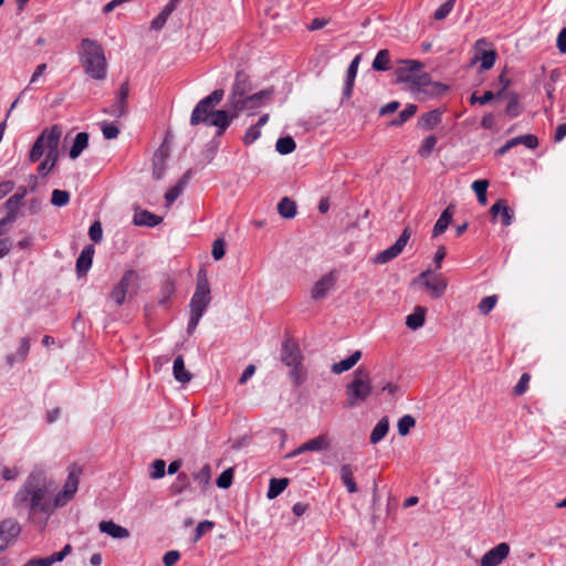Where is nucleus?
<instances>
[{
    "label": "nucleus",
    "instance_id": "nucleus-1",
    "mask_svg": "<svg viewBox=\"0 0 566 566\" xmlns=\"http://www.w3.org/2000/svg\"><path fill=\"white\" fill-rule=\"evenodd\" d=\"M48 493L46 475L44 471L35 469L14 494L12 505L19 512L28 510L30 514H50L53 511V503Z\"/></svg>",
    "mask_w": 566,
    "mask_h": 566
},
{
    "label": "nucleus",
    "instance_id": "nucleus-2",
    "mask_svg": "<svg viewBox=\"0 0 566 566\" xmlns=\"http://www.w3.org/2000/svg\"><path fill=\"white\" fill-rule=\"evenodd\" d=\"M80 62L85 73L94 80H104L107 75V61L101 43L85 38L78 48Z\"/></svg>",
    "mask_w": 566,
    "mask_h": 566
},
{
    "label": "nucleus",
    "instance_id": "nucleus-3",
    "mask_svg": "<svg viewBox=\"0 0 566 566\" xmlns=\"http://www.w3.org/2000/svg\"><path fill=\"white\" fill-rule=\"evenodd\" d=\"M210 302L211 291L207 279V274L205 271L200 270L197 277L196 290L189 304L190 317L187 326L188 334H192L196 331Z\"/></svg>",
    "mask_w": 566,
    "mask_h": 566
},
{
    "label": "nucleus",
    "instance_id": "nucleus-4",
    "mask_svg": "<svg viewBox=\"0 0 566 566\" xmlns=\"http://www.w3.org/2000/svg\"><path fill=\"white\" fill-rule=\"evenodd\" d=\"M373 394V386L369 373L364 367H358L353 375L352 381L345 387V407L353 408L364 403Z\"/></svg>",
    "mask_w": 566,
    "mask_h": 566
},
{
    "label": "nucleus",
    "instance_id": "nucleus-5",
    "mask_svg": "<svg viewBox=\"0 0 566 566\" xmlns=\"http://www.w3.org/2000/svg\"><path fill=\"white\" fill-rule=\"evenodd\" d=\"M224 97V91L222 88L214 90L211 94L203 97L197 103L192 109L190 116V125L197 126L205 124L210 126V122L214 116L216 111L213 109Z\"/></svg>",
    "mask_w": 566,
    "mask_h": 566
},
{
    "label": "nucleus",
    "instance_id": "nucleus-6",
    "mask_svg": "<svg viewBox=\"0 0 566 566\" xmlns=\"http://www.w3.org/2000/svg\"><path fill=\"white\" fill-rule=\"evenodd\" d=\"M82 473L83 470L81 465L76 463H72L67 467V478L62 489L53 497V507H63L74 499L78 490Z\"/></svg>",
    "mask_w": 566,
    "mask_h": 566
},
{
    "label": "nucleus",
    "instance_id": "nucleus-7",
    "mask_svg": "<svg viewBox=\"0 0 566 566\" xmlns=\"http://www.w3.org/2000/svg\"><path fill=\"white\" fill-rule=\"evenodd\" d=\"M62 136V129L57 125H53L51 128H45L35 139L30 153L29 160L31 163L38 161L44 153L49 151V143L51 139L55 142V150H59L60 139Z\"/></svg>",
    "mask_w": 566,
    "mask_h": 566
},
{
    "label": "nucleus",
    "instance_id": "nucleus-8",
    "mask_svg": "<svg viewBox=\"0 0 566 566\" xmlns=\"http://www.w3.org/2000/svg\"><path fill=\"white\" fill-rule=\"evenodd\" d=\"M398 78L401 82H411L417 88L426 94L441 95L448 87L439 82H432L428 73L418 72L415 75L398 72Z\"/></svg>",
    "mask_w": 566,
    "mask_h": 566
},
{
    "label": "nucleus",
    "instance_id": "nucleus-9",
    "mask_svg": "<svg viewBox=\"0 0 566 566\" xmlns=\"http://www.w3.org/2000/svg\"><path fill=\"white\" fill-rule=\"evenodd\" d=\"M252 90L253 86L249 75L244 71H238L228 96L227 106L229 108L241 106V99L250 95Z\"/></svg>",
    "mask_w": 566,
    "mask_h": 566
},
{
    "label": "nucleus",
    "instance_id": "nucleus-10",
    "mask_svg": "<svg viewBox=\"0 0 566 566\" xmlns=\"http://www.w3.org/2000/svg\"><path fill=\"white\" fill-rule=\"evenodd\" d=\"M274 91L272 88L262 90L258 93L250 94L247 97L241 99V106L231 107L230 109L237 115V117L242 112H248L249 115H254L255 112L262 107L266 101L271 99Z\"/></svg>",
    "mask_w": 566,
    "mask_h": 566
},
{
    "label": "nucleus",
    "instance_id": "nucleus-11",
    "mask_svg": "<svg viewBox=\"0 0 566 566\" xmlns=\"http://www.w3.org/2000/svg\"><path fill=\"white\" fill-rule=\"evenodd\" d=\"M129 84L125 81L120 84L114 102L103 109L106 115L114 118H122L128 114Z\"/></svg>",
    "mask_w": 566,
    "mask_h": 566
},
{
    "label": "nucleus",
    "instance_id": "nucleus-12",
    "mask_svg": "<svg viewBox=\"0 0 566 566\" xmlns=\"http://www.w3.org/2000/svg\"><path fill=\"white\" fill-rule=\"evenodd\" d=\"M411 237V230L409 227H406L400 234V237L397 239V241L389 248L385 249L380 253H378L374 262L377 264H385L395 258H397L402 250L405 249L406 244L408 243L409 239Z\"/></svg>",
    "mask_w": 566,
    "mask_h": 566
},
{
    "label": "nucleus",
    "instance_id": "nucleus-13",
    "mask_svg": "<svg viewBox=\"0 0 566 566\" xmlns=\"http://www.w3.org/2000/svg\"><path fill=\"white\" fill-rule=\"evenodd\" d=\"M417 280L422 282L423 286L433 298H439L446 292L447 281L442 275H431L430 270L421 272Z\"/></svg>",
    "mask_w": 566,
    "mask_h": 566
},
{
    "label": "nucleus",
    "instance_id": "nucleus-14",
    "mask_svg": "<svg viewBox=\"0 0 566 566\" xmlns=\"http://www.w3.org/2000/svg\"><path fill=\"white\" fill-rule=\"evenodd\" d=\"M510 545L500 543L495 547L488 551L481 558V566H499L509 555Z\"/></svg>",
    "mask_w": 566,
    "mask_h": 566
},
{
    "label": "nucleus",
    "instance_id": "nucleus-15",
    "mask_svg": "<svg viewBox=\"0 0 566 566\" xmlns=\"http://www.w3.org/2000/svg\"><path fill=\"white\" fill-rule=\"evenodd\" d=\"M136 276L135 272L133 270H127L119 282L114 286V289L111 292V298L117 304L122 305L125 302L126 294L128 292V289L130 287V284L133 282V279Z\"/></svg>",
    "mask_w": 566,
    "mask_h": 566
},
{
    "label": "nucleus",
    "instance_id": "nucleus-16",
    "mask_svg": "<svg viewBox=\"0 0 566 566\" xmlns=\"http://www.w3.org/2000/svg\"><path fill=\"white\" fill-rule=\"evenodd\" d=\"M336 277L333 272L323 275L312 287L311 296L315 301L323 300L335 286Z\"/></svg>",
    "mask_w": 566,
    "mask_h": 566
},
{
    "label": "nucleus",
    "instance_id": "nucleus-17",
    "mask_svg": "<svg viewBox=\"0 0 566 566\" xmlns=\"http://www.w3.org/2000/svg\"><path fill=\"white\" fill-rule=\"evenodd\" d=\"M21 528L18 522L13 520H4L0 523V552L4 551L9 543L15 538Z\"/></svg>",
    "mask_w": 566,
    "mask_h": 566
},
{
    "label": "nucleus",
    "instance_id": "nucleus-18",
    "mask_svg": "<svg viewBox=\"0 0 566 566\" xmlns=\"http://www.w3.org/2000/svg\"><path fill=\"white\" fill-rule=\"evenodd\" d=\"M234 118H237V115L229 107L227 109H217L210 122V126L217 127L216 136H222Z\"/></svg>",
    "mask_w": 566,
    "mask_h": 566
},
{
    "label": "nucleus",
    "instance_id": "nucleus-19",
    "mask_svg": "<svg viewBox=\"0 0 566 566\" xmlns=\"http://www.w3.org/2000/svg\"><path fill=\"white\" fill-rule=\"evenodd\" d=\"M281 358L286 366L300 365L302 357L298 345L291 339H286L282 344Z\"/></svg>",
    "mask_w": 566,
    "mask_h": 566
},
{
    "label": "nucleus",
    "instance_id": "nucleus-20",
    "mask_svg": "<svg viewBox=\"0 0 566 566\" xmlns=\"http://www.w3.org/2000/svg\"><path fill=\"white\" fill-rule=\"evenodd\" d=\"M490 213L493 218L500 216L504 227L511 226L514 219V211L507 206V202L504 199H499L493 203L490 208Z\"/></svg>",
    "mask_w": 566,
    "mask_h": 566
},
{
    "label": "nucleus",
    "instance_id": "nucleus-21",
    "mask_svg": "<svg viewBox=\"0 0 566 566\" xmlns=\"http://www.w3.org/2000/svg\"><path fill=\"white\" fill-rule=\"evenodd\" d=\"M359 60H360V57L358 55L355 56L347 69L346 80H345L344 87H343L342 103H344V101H346V99H349L353 94L354 83H355V78L357 75Z\"/></svg>",
    "mask_w": 566,
    "mask_h": 566
},
{
    "label": "nucleus",
    "instance_id": "nucleus-22",
    "mask_svg": "<svg viewBox=\"0 0 566 566\" xmlns=\"http://www.w3.org/2000/svg\"><path fill=\"white\" fill-rule=\"evenodd\" d=\"M94 252L95 250L93 245H86L82 250L80 256L76 260V273L78 277L87 274L92 266Z\"/></svg>",
    "mask_w": 566,
    "mask_h": 566
},
{
    "label": "nucleus",
    "instance_id": "nucleus-23",
    "mask_svg": "<svg viewBox=\"0 0 566 566\" xmlns=\"http://www.w3.org/2000/svg\"><path fill=\"white\" fill-rule=\"evenodd\" d=\"M49 144V151L45 154L44 160L38 167V171L42 176H46L52 171L59 160V150H55V142L53 143L51 139Z\"/></svg>",
    "mask_w": 566,
    "mask_h": 566
},
{
    "label": "nucleus",
    "instance_id": "nucleus-24",
    "mask_svg": "<svg viewBox=\"0 0 566 566\" xmlns=\"http://www.w3.org/2000/svg\"><path fill=\"white\" fill-rule=\"evenodd\" d=\"M442 120V112L440 109H432L422 114L418 119V127L420 129L430 130L436 128Z\"/></svg>",
    "mask_w": 566,
    "mask_h": 566
},
{
    "label": "nucleus",
    "instance_id": "nucleus-25",
    "mask_svg": "<svg viewBox=\"0 0 566 566\" xmlns=\"http://www.w3.org/2000/svg\"><path fill=\"white\" fill-rule=\"evenodd\" d=\"M98 528L102 533H105L113 538L123 539L129 536V531L126 527L117 525L113 521H102L98 524Z\"/></svg>",
    "mask_w": 566,
    "mask_h": 566
},
{
    "label": "nucleus",
    "instance_id": "nucleus-26",
    "mask_svg": "<svg viewBox=\"0 0 566 566\" xmlns=\"http://www.w3.org/2000/svg\"><path fill=\"white\" fill-rule=\"evenodd\" d=\"M453 213L454 207L452 205L443 210L436 224L433 226L432 238H437L446 232L452 221Z\"/></svg>",
    "mask_w": 566,
    "mask_h": 566
},
{
    "label": "nucleus",
    "instance_id": "nucleus-27",
    "mask_svg": "<svg viewBox=\"0 0 566 566\" xmlns=\"http://www.w3.org/2000/svg\"><path fill=\"white\" fill-rule=\"evenodd\" d=\"M361 358V352L355 350L349 357L343 359L338 363H335L331 367V371L335 375H339L344 371L352 369Z\"/></svg>",
    "mask_w": 566,
    "mask_h": 566
},
{
    "label": "nucleus",
    "instance_id": "nucleus-28",
    "mask_svg": "<svg viewBox=\"0 0 566 566\" xmlns=\"http://www.w3.org/2000/svg\"><path fill=\"white\" fill-rule=\"evenodd\" d=\"M331 447L329 438L327 434H319L305 443L301 444V451H323L328 450Z\"/></svg>",
    "mask_w": 566,
    "mask_h": 566
},
{
    "label": "nucleus",
    "instance_id": "nucleus-29",
    "mask_svg": "<svg viewBox=\"0 0 566 566\" xmlns=\"http://www.w3.org/2000/svg\"><path fill=\"white\" fill-rule=\"evenodd\" d=\"M167 157L168 154L163 149H158L154 155L153 177L157 180L161 179L165 175Z\"/></svg>",
    "mask_w": 566,
    "mask_h": 566
},
{
    "label": "nucleus",
    "instance_id": "nucleus-30",
    "mask_svg": "<svg viewBox=\"0 0 566 566\" xmlns=\"http://www.w3.org/2000/svg\"><path fill=\"white\" fill-rule=\"evenodd\" d=\"M172 374L178 382L187 384L191 380V374L186 369L181 355L177 356L174 360Z\"/></svg>",
    "mask_w": 566,
    "mask_h": 566
},
{
    "label": "nucleus",
    "instance_id": "nucleus-31",
    "mask_svg": "<svg viewBox=\"0 0 566 566\" xmlns=\"http://www.w3.org/2000/svg\"><path fill=\"white\" fill-rule=\"evenodd\" d=\"M161 222V218L147 210L135 212L134 223L136 226L155 227Z\"/></svg>",
    "mask_w": 566,
    "mask_h": 566
},
{
    "label": "nucleus",
    "instance_id": "nucleus-32",
    "mask_svg": "<svg viewBox=\"0 0 566 566\" xmlns=\"http://www.w3.org/2000/svg\"><path fill=\"white\" fill-rule=\"evenodd\" d=\"M90 136L85 132H81L75 136L74 143L70 149L69 156L71 159H76L82 151L88 146Z\"/></svg>",
    "mask_w": 566,
    "mask_h": 566
},
{
    "label": "nucleus",
    "instance_id": "nucleus-33",
    "mask_svg": "<svg viewBox=\"0 0 566 566\" xmlns=\"http://www.w3.org/2000/svg\"><path fill=\"white\" fill-rule=\"evenodd\" d=\"M340 479L349 493L357 492V485L354 481V468L350 464H343L339 469Z\"/></svg>",
    "mask_w": 566,
    "mask_h": 566
},
{
    "label": "nucleus",
    "instance_id": "nucleus-34",
    "mask_svg": "<svg viewBox=\"0 0 566 566\" xmlns=\"http://www.w3.org/2000/svg\"><path fill=\"white\" fill-rule=\"evenodd\" d=\"M426 308L422 306H417L415 312L407 316L406 325L412 331H416L423 326L426 319Z\"/></svg>",
    "mask_w": 566,
    "mask_h": 566
},
{
    "label": "nucleus",
    "instance_id": "nucleus-35",
    "mask_svg": "<svg viewBox=\"0 0 566 566\" xmlns=\"http://www.w3.org/2000/svg\"><path fill=\"white\" fill-rule=\"evenodd\" d=\"M389 430V420L387 417H382L370 433V443L376 444L381 441Z\"/></svg>",
    "mask_w": 566,
    "mask_h": 566
},
{
    "label": "nucleus",
    "instance_id": "nucleus-36",
    "mask_svg": "<svg viewBox=\"0 0 566 566\" xmlns=\"http://www.w3.org/2000/svg\"><path fill=\"white\" fill-rule=\"evenodd\" d=\"M506 97L509 98V102L505 108V114L511 118L517 117L523 111L518 95L515 92H509Z\"/></svg>",
    "mask_w": 566,
    "mask_h": 566
},
{
    "label": "nucleus",
    "instance_id": "nucleus-37",
    "mask_svg": "<svg viewBox=\"0 0 566 566\" xmlns=\"http://www.w3.org/2000/svg\"><path fill=\"white\" fill-rule=\"evenodd\" d=\"M277 211L281 217L285 219H292L296 214V203L294 200L284 197L280 200L277 205Z\"/></svg>",
    "mask_w": 566,
    "mask_h": 566
},
{
    "label": "nucleus",
    "instance_id": "nucleus-38",
    "mask_svg": "<svg viewBox=\"0 0 566 566\" xmlns=\"http://www.w3.org/2000/svg\"><path fill=\"white\" fill-rule=\"evenodd\" d=\"M289 485V479L282 478V479H271L270 485L268 489L266 496L268 499L272 500L277 497Z\"/></svg>",
    "mask_w": 566,
    "mask_h": 566
},
{
    "label": "nucleus",
    "instance_id": "nucleus-39",
    "mask_svg": "<svg viewBox=\"0 0 566 566\" xmlns=\"http://www.w3.org/2000/svg\"><path fill=\"white\" fill-rule=\"evenodd\" d=\"M417 113L416 104H408L396 118L391 119L389 125L399 127L408 122Z\"/></svg>",
    "mask_w": 566,
    "mask_h": 566
},
{
    "label": "nucleus",
    "instance_id": "nucleus-40",
    "mask_svg": "<svg viewBox=\"0 0 566 566\" xmlns=\"http://www.w3.org/2000/svg\"><path fill=\"white\" fill-rule=\"evenodd\" d=\"M28 193V189L25 186H20L14 195H12L7 201H6V208L8 210H19L21 201L24 199V197Z\"/></svg>",
    "mask_w": 566,
    "mask_h": 566
},
{
    "label": "nucleus",
    "instance_id": "nucleus-41",
    "mask_svg": "<svg viewBox=\"0 0 566 566\" xmlns=\"http://www.w3.org/2000/svg\"><path fill=\"white\" fill-rule=\"evenodd\" d=\"M296 148V144L291 136L280 137L275 144V149L281 155H289Z\"/></svg>",
    "mask_w": 566,
    "mask_h": 566
},
{
    "label": "nucleus",
    "instance_id": "nucleus-42",
    "mask_svg": "<svg viewBox=\"0 0 566 566\" xmlns=\"http://www.w3.org/2000/svg\"><path fill=\"white\" fill-rule=\"evenodd\" d=\"M390 56L388 50H380L373 62V69L376 71H387L390 67Z\"/></svg>",
    "mask_w": 566,
    "mask_h": 566
},
{
    "label": "nucleus",
    "instance_id": "nucleus-43",
    "mask_svg": "<svg viewBox=\"0 0 566 566\" xmlns=\"http://www.w3.org/2000/svg\"><path fill=\"white\" fill-rule=\"evenodd\" d=\"M437 143H438V138L434 135L427 136L422 140V143L418 149L419 156L422 158H428L431 155V153L433 151Z\"/></svg>",
    "mask_w": 566,
    "mask_h": 566
},
{
    "label": "nucleus",
    "instance_id": "nucleus-44",
    "mask_svg": "<svg viewBox=\"0 0 566 566\" xmlns=\"http://www.w3.org/2000/svg\"><path fill=\"white\" fill-rule=\"evenodd\" d=\"M471 187L476 195L478 201L481 205H485L488 201L486 190L489 187V181L486 179H479V180L473 181Z\"/></svg>",
    "mask_w": 566,
    "mask_h": 566
},
{
    "label": "nucleus",
    "instance_id": "nucleus-45",
    "mask_svg": "<svg viewBox=\"0 0 566 566\" xmlns=\"http://www.w3.org/2000/svg\"><path fill=\"white\" fill-rule=\"evenodd\" d=\"M190 485L188 475L186 473H180L176 478L175 482L170 485V492L172 494H180Z\"/></svg>",
    "mask_w": 566,
    "mask_h": 566
},
{
    "label": "nucleus",
    "instance_id": "nucleus-46",
    "mask_svg": "<svg viewBox=\"0 0 566 566\" xmlns=\"http://www.w3.org/2000/svg\"><path fill=\"white\" fill-rule=\"evenodd\" d=\"M185 187H186V181L178 180V182L166 192L165 199H166L167 206H170L175 200H177V198L184 191Z\"/></svg>",
    "mask_w": 566,
    "mask_h": 566
},
{
    "label": "nucleus",
    "instance_id": "nucleus-47",
    "mask_svg": "<svg viewBox=\"0 0 566 566\" xmlns=\"http://www.w3.org/2000/svg\"><path fill=\"white\" fill-rule=\"evenodd\" d=\"M51 202L55 207H64L70 202V193L66 190L54 189Z\"/></svg>",
    "mask_w": 566,
    "mask_h": 566
},
{
    "label": "nucleus",
    "instance_id": "nucleus-48",
    "mask_svg": "<svg viewBox=\"0 0 566 566\" xmlns=\"http://www.w3.org/2000/svg\"><path fill=\"white\" fill-rule=\"evenodd\" d=\"M457 0H447L443 4H441L433 13V18L437 21L444 20L450 12L453 10Z\"/></svg>",
    "mask_w": 566,
    "mask_h": 566
},
{
    "label": "nucleus",
    "instance_id": "nucleus-49",
    "mask_svg": "<svg viewBox=\"0 0 566 566\" xmlns=\"http://www.w3.org/2000/svg\"><path fill=\"white\" fill-rule=\"evenodd\" d=\"M416 424V420L410 415L402 416L398 421V432L400 436H407L411 428Z\"/></svg>",
    "mask_w": 566,
    "mask_h": 566
},
{
    "label": "nucleus",
    "instance_id": "nucleus-50",
    "mask_svg": "<svg viewBox=\"0 0 566 566\" xmlns=\"http://www.w3.org/2000/svg\"><path fill=\"white\" fill-rule=\"evenodd\" d=\"M497 54L494 50L484 51L481 55V65L480 69L482 71H488L492 69L495 64Z\"/></svg>",
    "mask_w": 566,
    "mask_h": 566
},
{
    "label": "nucleus",
    "instance_id": "nucleus-51",
    "mask_svg": "<svg viewBox=\"0 0 566 566\" xmlns=\"http://www.w3.org/2000/svg\"><path fill=\"white\" fill-rule=\"evenodd\" d=\"M211 478V468L209 464H205L195 475L193 479L199 485L206 488Z\"/></svg>",
    "mask_w": 566,
    "mask_h": 566
},
{
    "label": "nucleus",
    "instance_id": "nucleus-52",
    "mask_svg": "<svg viewBox=\"0 0 566 566\" xmlns=\"http://www.w3.org/2000/svg\"><path fill=\"white\" fill-rule=\"evenodd\" d=\"M175 292V285L174 282L170 280H166L165 283L161 286L160 294L161 296L158 300V304L164 306L169 301L170 296Z\"/></svg>",
    "mask_w": 566,
    "mask_h": 566
},
{
    "label": "nucleus",
    "instance_id": "nucleus-53",
    "mask_svg": "<svg viewBox=\"0 0 566 566\" xmlns=\"http://www.w3.org/2000/svg\"><path fill=\"white\" fill-rule=\"evenodd\" d=\"M496 303H497L496 295L485 296L479 303L478 308L481 314L488 315L495 307Z\"/></svg>",
    "mask_w": 566,
    "mask_h": 566
},
{
    "label": "nucleus",
    "instance_id": "nucleus-54",
    "mask_svg": "<svg viewBox=\"0 0 566 566\" xmlns=\"http://www.w3.org/2000/svg\"><path fill=\"white\" fill-rule=\"evenodd\" d=\"M234 470L229 468L224 470L217 479V486L220 489H228L231 486L233 481Z\"/></svg>",
    "mask_w": 566,
    "mask_h": 566
},
{
    "label": "nucleus",
    "instance_id": "nucleus-55",
    "mask_svg": "<svg viewBox=\"0 0 566 566\" xmlns=\"http://www.w3.org/2000/svg\"><path fill=\"white\" fill-rule=\"evenodd\" d=\"M166 462L161 459L155 460L150 464L149 476L154 480L160 479L165 475Z\"/></svg>",
    "mask_w": 566,
    "mask_h": 566
},
{
    "label": "nucleus",
    "instance_id": "nucleus-56",
    "mask_svg": "<svg viewBox=\"0 0 566 566\" xmlns=\"http://www.w3.org/2000/svg\"><path fill=\"white\" fill-rule=\"evenodd\" d=\"M101 127L106 139H115L119 135V128L113 123L102 122Z\"/></svg>",
    "mask_w": 566,
    "mask_h": 566
},
{
    "label": "nucleus",
    "instance_id": "nucleus-57",
    "mask_svg": "<svg viewBox=\"0 0 566 566\" xmlns=\"http://www.w3.org/2000/svg\"><path fill=\"white\" fill-rule=\"evenodd\" d=\"M170 14L171 13L169 11H166V9L164 8L160 11V13L157 17H155L154 20L151 21L150 29L155 31L161 30Z\"/></svg>",
    "mask_w": 566,
    "mask_h": 566
},
{
    "label": "nucleus",
    "instance_id": "nucleus-58",
    "mask_svg": "<svg viewBox=\"0 0 566 566\" xmlns=\"http://www.w3.org/2000/svg\"><path fill=\"white\" fill-rule=\"evenodd\" d=\"M212 256L214 260H221L226 254V242L223 239L218 238L212 244Z\"/></svg>",
    "mask_w": 566,
    "mask_h": 566
},
{
    "label": "nucleus",
    "instance_id": "nucleus-59",
    "mask_svg": "<svg viewBox=\"0 0 566 566\" xmlns=\"http://www.w3.org/2000/svg\"><path fill=\"white\" fill-rule=\"evenodd\" d=\"M88 235H90V239L95 242V243H98L102 241V238H103V229H102V224L99 221H94L92 223V226L90 227L88 229Z\"/></svg>",
    "mask_w": 566,
    "mask_h": 566
},
{
    "label": "nucleus",
    "instance_id": "nucleus-60",
    "mask_svg": "<svg viewBox=\"0 0 566 566\" xmlns=\"http://www.w3.org/2000/svg\"><path fill=\"white\" fill-rule=\"evenodd\" d=\"M261 136V129L256 127L255 125L250 126L243 137V143L245 145L253 144L256 139H259Z\"/></svg>",
    "mask_w": 566,
    "mask_h": 566
},
{
    "label": "nucleus",
    "instance_id": "nucleus-61",
    "mask_svg": "<svg viewBox=\"0 0 566 566\" xmlns=\"http://www.w3.org/2000/svg\"><path fill=\"white\" fill-rule=\"evenodd\" d=\"M518 145L522 144L530 149H534L538 145V138L535 135L526 134L522 136H517Z\"/></svg>",
    "mask_w": 566,
    "mask_h": 566
},
{
    "label": "nucleus",
    "instance_id": "nucleus-62",
    "mask_svg": "<svg viewBox=\"0 0 566 566\" xmlns=\"http://www.w3.org/2000/svg\"><path fill=\"white\" fill-rule=\"evenodd\" d=\"M530 379H531V377L528 374H526V373L522 374L518 382L514 387V394L516 396H522L527 390Z\"/></svg>",
    "mask_w": 566,
    "mask_h": 566
},
{
    "label": "nucleus",
    "instance_id": "nucleus-63",
    "mask_svg": "<svg viewBox=\"0 0 566 566\" xmlns=\"http://www.w3.org/2000/svg\"><path fill=\"white\" fill-rule=\"evenodd\" d=\"M30 350V340L27 337L21 338L19 348L14 355L19 360H24Z\"/></svg>",
    "mask_w": 566,
    "mask_h": 566
},
{
    "label": "nucleus",
    "instance_id": "nucleus-64",
    "mask_svg": "<svg viewBox=\"0 0 566 566\" xmlns=\"http://www.w3.org/2000/svg\"><path fill=\"white\" fill-rule=\"evenodd\" d=\"M213 526H214V523L211 521L205 520V521L200 522L196 527L195 541L197 542L198 539H200L201 536L206 532L211 531L213 528Z\"/></svg>",
    "mask_w": 566,
    "mask_h": 566
}]
</instances>
